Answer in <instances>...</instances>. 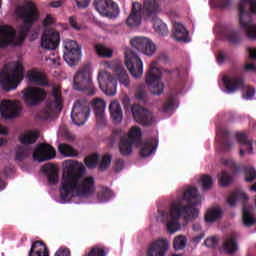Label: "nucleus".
I'll return each instance as SVG.
<instances>
[{
    "mask_svg": "<svg viewBox=\"0 0 256 256\" xmlns=\"http://www.w3.org/2000/svg\"><path fill=\"white\" fill-rule=\"evenodd\" d=\"M63 174L60 187V199L63 203L75 197H91L95 193V178L85 176L87 169L83 163L66 160L63 164Z\"/></svg>",
    "mask_w": 256,
    "mask_h": 256,
    "instance_id": "nucleus-1",
    "label": "nucleus"
},
{
    "mask_svg": "<svg viewBox=\"0 0 256 256\" xmlns=\"http://www.w3.org/2000/svg\"><path fill=\"white\" fill-rule=\"evenodd\" d=\"M183 201H186V206L181 201L172 202L170 213L165 210L160 212L169 233H177L181 229L179 223L181 217H184L185 221H193L199 217V210L195 207L201 203V196H199L197 188L188 187L183 193Z\"/></svg>",
    "mask_w": 256,
    "mask_h": 256,
    "instance_id": "nucleus-2",
    "label": "nucleus"
},
{
    "mask_svg": "<svg viewBox=\"0 0 256 256\" xmlns=\"http://www.w3.org/2000/svg\"><path fill=\"white\" fill-rule=\"evenodd\" d=\"M161 11V5L157 3V0H144L143 4L139 2L132 3L131 13L128 16L126 23L128 27H139L141 25V19H148L154 21L153 28L159 35H168L169 30L167 24L157 19V15Z\"/></svg>",
    "mask_w": 256,
    "mask_h": 256,
    "instance_id": "nucleus-3",
    "label": "nucleus"
},
{
    "mask_svg": "<svg viewBox=\"0 0 256 256\" xmlns=\"http://www.w3.org/2000/svg\"><path fill=\"white\" fill-rule=\"evenodd\" d=\"M16 15L22 22L20 25V41L23 42L25 41L27 34L31 31V29H33V25L39 21V9H37L35 2L26 0L22 6H18L16 8Z\"/></svg>",
    "mask_w": 256,
    "mask_h": 256,
    "instance_id": "nucleus-4",
    "label": "nucleus"
},
{
    "mask_svg": "<svg viewBox=\"0 0 256 256\" xmlns=\"http://www.w3.org/2000/svg\"><path fill=\"white\" fill-rule=\"evenodd\" d=\"M239 23L245 31L248 39H256V24L253 23V15H256V0H241L238 4Z\"/></svg>",
    "mask_w": 256,
    "mask_h": 256,
    "instance_id": "nucleus-5",
    "label": "nucleus"
},
{
    "mask_svg": "<svg viewBox=\"0 0 256 256\" xmlns=\"http://www.w3.org/2000/svg\"><path fill=\"white\" fill-rule=\"evenodd\" d=\"M23 79H25V68L21 61L16 62L13 69H10L7 64L4 65L0 72V85L3 91H13V89H17V85H19Z\"/></svg>",
    "mask_w": 256,
    "mask_h": 256,
    "instance_id": "nucleus-6",
    "label": "nucleus"
},
{
    "mask_svg": "<svg viewBox=\"0 0 256 256\" xmlns=\"http://www.w3.org/2000/svg\"><path fill=\"white\" fill-rule=\"evenodd\" d=\"M73 89L88 93V95H95L97 89L93 86V79L91 76V65L85 64L80 68L73 77Z\"/></svg>",
    "mask_w": 256,
    "mask_h": 256,
    "instance_id": "nucleus-7",
    "label": "nucleus"
},
{
    "mask_svg": "<svg viewBox=\"0 0 256 256\" xmlns=\"http://www.w3.org/2000/svg\"><path fill=\"white\" fill-rule=\"evenodd\" d=\"M237 201L243 202L242 221L245 227H253V225L256 223V218L255 216H253V214L251 213V210H249V208H247V205L245 204L247 203V201H249V196L245 192L241 190H237L233 192L227 199V203L231 207H234Z\"/></svg>",
    "mask_w": 256,
    "mask_h": 256,
    "instance_id": "nucleus-8",
    "label": "nucleus"
},
{
    "mask_svg": "<svg viewBox=\"0 0 256 256\" xmlns=\"http://www.w3.org/2000/svg\"><path fill=\"white\" fill-rule=\"evenodd\" d=\"M37 139H39V131H30L23 136H20L19 141L22 145L18 146L16 149L15 161L18 163L25 161V159L31 155V151L33 150L31 145H33Z\"/></svg>",
    "mask_w": 256,
    "mask_h": 256,
    "instance_id": "nucleus-9",
    "label": "nucleus"
},
{
    "mask_svg": "<svg viewBox=\"0 0 256 256\" xmlns=\"http://www.w3.org/2000/svg\"><path fill=\"white\" fill-rule=\"evenodd\" d=\"M63 109V95L61 88L57 85L52 86L51 99L47 101L46 107L40 112V119H49L55 111Z\"/></svg>",
    "mask_w": 256,
    "mask_h": 256,
    "instance_id": "nucleus-10",
    "label": "nucleus"
},
{
    "mask_svg": "<svg viewBox=\"0 0 256 256\" xmlns=\"http://www.w3.org/2000/svg\"><path fill=\"white\" fill-rule=\"evenodd\" d=\"M143 140L141 139V128L133 126L129 133L128 138H122L119 143V151L123 157L129 156L133 153V145H142Z\"/></svg>",
    "mask_w": 256,
    "mask_h": 256,
    "instance_id": "nucleus-11",
    "label": "nucleus"
},
{
    "mask_svg": "<svg viewBox=\"0 0 256 256\" xmlns=\"http://www.w3.org/2000/svg\"><path fill=\"white\" fill-rule=\"evenodd\" d=\"M91 110L89 109V102L85 99L77 100L72 108L71 119L74 125L81 127L87 123Z\"/></svg>",
    "mask_w": 256,
    "mask_h": 256,
    "instance_id": "nucleus-12",
    "label": "nucleus"
},
{
    "mask_svg": "<svg viewBox=\"0 0 256 256\" xmlns=\"http://www.w3.org/2000/svg\"><path fill=\"white\" fill-rule=\"evenodd\" d=\"M154 65L155 62H152L146 74V84L153 95H161L165 90V85L161 82V71Z\"/></svg>",
    "mask_w": 256,
    "mask_h": 256,
    "instance_id": "nucleus-13",
    "label": "nucleus"
},
{
    "mask_svg": "<svg viewBox=\"0 0 256 256\" xmlns=\"http://www.w3.org/2000/svg\"><path fill=\"white\" fill-rule=\"evenodd\" d=\"M125 65L134 79H139L143 75V61H141V58L133 49H126Z\"/></svg>",
    "mask_w": 256,
    "mask_h": 256,
    "instance_id": "nucleus-14",
    "label": "nucleus"
},
{
    "mask_svg": "<svg viewBox=\"0 0 256 256\" xmlns=\"http://www.w3.org/2000/svg\"><path fill=\"white\" fill-rule=\"evenodd\" d=\"M94 7L102 17L107 19H117L121 13L119 5L113 0H94Z\"/></svg>",
    "mask_w": 256,
    "mask_h": 256,
    "instance_id": "nucleus-15",
    "label": "nucleus"
},
{
    "mask_svg": "<svg viewBox=\"0 0 256 256\" xmlns=\"http://www.w3.org/2000/svg\"><path fill=\"white\" fill-rule=\"evenodd\" d=\"M23 101L29 107H35L47 98V92L39 87H27L22 91Z\"/></svg>",
    "mask_w": 256,
    "mask_h": 256,
    "instance_id": "nucleus-16",
    "label": "nucleus"
},
{
    "mask_svg": "<svg viewBox=\"0 0 256 256\" xmlns=\"http://www.w3.org/2000/svg\"><path fill=\"white\" fill-rule=\"evenodd\" d=\"M64 55L63 59L66 61L67 65L73 67L79 64L81 61V48L74 40H65L64 41Z\"/></svg>",
    "mask_w": 256,
    "mask_h": 256,
    "instance_id": "nucleus-17",
    "label": "nucleus"
},
{
    "mask_svg": "<svg viewBox=\"0 0 256 256\" xmlns=\"http://www.w3.org/2000/svg\"><path fill=\"white\" fill-rule=\"evenodd\" d=\"M98 83L101 91L110 97L117 93V80L107 71L98 73Z\"/></svg>",
    "mask_w": 256,
    "mask_h": 256,
    "instance_id": "nucleus-18",
    "label": "nucleus"
},
{
    "mask_svg": "<svg viewBox=\"0 0 256 256\" xmlns=\"http://www.w3.org/2000/svg\"><path fill=\"white\" fill-rule=\"evenodd\" d=\"M132 115L136 123L143 125V127H151L155 123L153 113L149 112L147 108H143L141 105H133L131 107Z\"/></svg>",
    "mask_w": 256,
    "mask_h": 256,
    "instance_id": "nucleus-19",
    "label": "nucleus"
},
{
    "mask_svg": "<svg viewBox=\"0 0 256 256\" xmlns=\"http://www.w3.org/2000/svg\"><path fill=\"white\" fill-rule=\"evenodd\" d=\"M130 44L138 53H143L148 57H151L157 51L153 41L145 37H135L130 41Z\"/></svg>",
    "mask_w": 256,
    "mask_h": 256,
    "instance_id": "nucleus-20",
    "label": "nucleus"
},
{
    "mask_svg": "<svg viewBox=\"0 0 256 256\" xmlns=\"http://www.w3.org/2000/svg\"><path fill=\"white\" fill-rule=\"evenodd\" d=\"M60 41L61 36L59 35V32L54 29H46L41 37V48L48 49V51H54V49L59 47Z\"/></svg>",
    "mask_w": 256,
    "mask_h": 256,
    "instance_id": "nucleus-21",
    "label": "nucleus"
},
{
    "mask_svg": "<svg viewBox=\"0 0 256 256\" xmlns=\"http://www.w3.org/2000/svg\"><path fill=\"white\" fill-rule=\"evenodd\" d=\"M57 152L55 148L49 144H38L36 149L33 152L34 161H39V163H43V161H51V159H55Z\"/></svg>",
    "mask_w": 256,
    "mask_h": 256,
    "instance_id": "nucleus-22",
    "label": "nucleus"
},
{
    "mask_svg": "<svg viewBox=\"0 0 256 256\" xmlns=\"http://www.w3.org/2000/svg\"><path fill=\"white\" fill-rule=\"evenodd\" d=\"M0 113L3 119H15L21 113V106L15 101L3 100L0 104Z\"/></svg>",
    "mask_w": 256,
    "mask_h": 256,
    "instance_id": "nucleus-23",
    "label": "nucleus"
},
{
    "mask_svg": "<svg viewBox=\"0 0 256 256\" xmlns=\"http://www.w3.org/2000/svg\"><path fill=\"white\" fill-rule=\"evenodd\" d=\"M15 37H17V32L13 27L7 25L0 26V47H9V45H17Z\"/></svg>",
    "mask_w": 256,
    "mask_h": 256,
    "instance_id": "nucleus-24",
    "label": "nucleus"
},
{
    "mask_svg": "<svg viewBox=\"0 0 256 256\" xmlns=\"http://www.w3.org/2000/svg\"><path fill=\"white\" fill-rule=\"evenodd\" d=\"M222 81L228 93H235V91L245 87V80L241 76H224Z\"/></svg>",
    "mask_w": 256,
    "mask_h": 256,
    "instance_id": "nucleus-25",
    "label": "nucleus"
},
{
    "mask_svg": "<svg viewBox=\"0 0 256 256\" xmlns=\"http://www.w3.org/2000/svg\"><path fill=\"white\" fill-rule=\"evenodd\" d=\"M169 249V242L166 239H159L153 242L147 250L146 256H165Z\"/></svg>",
    "mask_w": 256,
    "mask_h": 256,
    "instance_id": "nucleus-26",
    "label": "nucleus"
},
{
    "mask_svg": "<svg viewBox=\"0 0 256 256\" xmlns=\"http://www.w3.org/2000/svg\"><path fill=\"white\" fill-rule=\"evenodd\" d=\"M91 107L96 115L97 125H105V100L94 98L91 102Z\"/></svg>",
    "mask_w": 256,
    "mask_h": 256,
    "instance_id": "nucleus-27",
    "label": "nucleus"
},
{
    "mask_svg": "<svg viewBox=\"0 0 256 256\" xmlns=\"http://www.w3.org/2000/svg\"><path fill=\"white\" fill-rule=\"evenodd\" d=\"M222 37H224L230 45H239L243 41L241 32L233 27H224L222 30Z\"/></svg>",
    "mask_w": 256,
    "mask_h": 256,
    "instance_id": "nucleus-28",
    "label": "nucleus"
},
{
    "mask_svg": "<svg viewBox=\"0 0 256 256\" xmlns=\"http://www.w3.org/2000/svg\"><path fill=\"white\" fill-rule=\"evenodd\" d=\"M110 117L114 125H120L123 121V109L119 101L114 100L109 105Z\"/></svg>",
    "mask_w": 256,
    "mask_h": 256,
    "instance_id": "nucleus-29",
    "label": "nucleus"
},
{
    "mask_svg": "<svg viewBox=\"0 0 256 256\" xmlns=\"http://www.w3.org/2000/svg\"><path fill=\"white\" fill-rule=\"evenodd\" d=\"M236 139L238 140V143L242 145L243 148L240 149V157H243L245 155V151L249 155L253 154V141L249 140V136L243 132H239L236 134Z\"/></svg>",
    "mask_w": 256,
    "mask_h": 256,
    "instance_id": "nucleus-30",
    "label": "nucleus"
},
{
    "mask_svg": "<svg viewBox=\"0 0 256 256\" xmlns=\"http://www.w3.org/2000/svg\"><path fill=\"white\" fill-rule=\"evenodd\" d=\"M42 171L47 175L48 183H50V185H57V183H59V169H57L55 164H45L42 167Z\"/></svg>",
    "mask_w": 256,
    "mask_h": 256,
    "instance_id": "nucleus-31",
    "label": "nucleus"
},
{
    "mask_svg": "<svg viewBox=\"0 0 256 256\" xmlns=\"http://www.w3.org/2000/svg\"><path fill=\"white\" fill-rule=\"evenodd\" d=\"M159 140L156 138H149L144 141V145L140 149V157H149L157 151Z\"/></svg>",
    "mask_w": 256,
    "mask_h": 256,
    "instance_id": "nucleus-32",
    "label": "nucleus"
},
{
    "mask_svg": "<svg viewBox=\"0 0 256 256\" xmlns=\"http://www.w3.org/2000/svg\"><path fill=\"white\" fill-rule=\"evenodd\" d=\"M28 256H49L47 244L41 240L32 243Z\"/></svg>",
    "mask_w": 256,
    "mask_h": 256,
    "instance_id": "nucleus-33",
    "label": "nucleus"
},
{
    "mask_svg": "<svg viewBox=\"0 0 256 256\" xmlns=\"http://www.w3.org/2000/svg\"><path fill=\"white\" fill-rule=\"evenodd\" d=\"M173 37L176 41L187 43L189 39V31L181 23H174L173 25Z\"/></svg>",
    "mask_w": 256,
    "mask_h": 256,
    "instance_id": "nucleus-34",
    "label": "nucleus"
},
{
    "mask_svg": "<svg viewBox=\"0 0 256 256\" xmlns=\"http://www.w3.org/2000/svg\"><path fill=\"white\" fill-rule=\"evenodd\" d=\"M222 249L226 255H235L239 251L237 238L235 236H228L223 242Z\"/></svg>",
    "mask_w": 256,
    "mask_h": 256,
    "instance_id": "nucleus-35",
    "label": "nucleus"
},
{
    "mask_svg": "<svg viewBox=\"0 0 256 256\" xmlns=\"http://www.w3.org/2000/svg\"><path fill=\"white\" fill-rule=\"evenodd\" d=\"M114 75L117 77V80L121 85L124 87L129 88L131 87V80H129V74H127V70L121 65H116L114 67Z\"/></svg>",
    "mask_w": 256,
    "mask_h": 256,
    "instance_id": "nucleus-36",
    "label": "nucleus"
},
{
    "mask_svg": "<svg viewBox=\"0 0 256 256\" xmlns=\"http://www.w3.org/2000/svg\"><path fill=\"white\" fill-rule=\"evenodd\" d=\"M217 137L220 138V144L224 151H229V149L233 147V142L231 141V133L227 129L221 128L218 130Z\"/></svg>",
    "mask_w": 256,
    "mask_h": 256,
    "instance_id": "nucleus-37",
    "label": "nucleus"
},
{
    "mask_svg": "<svg viewBox=\"0 0 256 256\" xmlns=\"http://www.w3.org/2000/svg\"><path fill=\"white\" fill-rule=\"evenodd\" d=\"M27 77L31 83H36L41 87H47V85H49V80H47V77H45L41 72L30 71L28 72Z\"/></svg>",
    "mask_w": 256,
    "mask_h": 256,
    "instance_id": "nucleus-38",
    "label": "nucleus"
},
{
    "mask_svg": "<svg viewBox=\"0 0 256 256\" xmlns=\"http://www.w3.org/2000/svg\"><path fill=\"white\" fill-rule=\"evenodd\" d=\"M222 215H223V210H221L220 208H214L212 210H209L205 214V221L206 223H215V221H217L218 219H221Z\"/></svg>",
    "mask_w": 256,
    "mask_h": 256,
    "instance_id": "nucleus-39",
    "label": "nucleus"
},
{
    "mask_svg": "<svg viewBox=\"0 0 256 256\" xmlns=\"http://www.w3.org/2000/svg\"><path fill=\"white\" fill-rule=\"evenodd\" d=\"M99 161H101V155L92 154L85 158L84 163L88 169H95L99 165Z\"/></svg>",
    "mask_w": 256,
    "mask_h": 256,
    "instance_id": "nucleus-40",
    "label": "nucleus"
},
{
    "mask_svg": "<svg viewBox=\"0 0 256 256\" xmlns=\"http://www.w3.org/2000/svg\"><path fill=\"white\" fill-rule=\"evenodd\" d=\"M107 253H109V249L95 245L93 246L88 253H85L83 256H107Z\"/></svg>",
    "mask_w": 256,
    "mask_h": 256,
    "instance_id": "nucleus-41",
    "label": "nucleus"
},
{
    "mask_svg": "<svg viewBox=\"0 0 256 256\" xmlns=\"http://www.w3.org/2000/svg\"><path fill=\"white\" fill-rule=\"evenodd\" d=\"M58 150L64 157H77L75 149L68 144H60Z\"/></svg>",
    "mask_w": 256,
    "mask_h": 256,
    "instance_id": "nucleus-42",
    "label": "nucleus"
},
{
    "mask_svg": "<svg viewBox=\"0 0 256 256\" xmlns=\"http://www.w3.org/2000/svg\"><path fill=\"white\" fill-rule=\"evenodd\" d=\"M218 181L221 187H229V185L233 183V176L226 171H222L220 174H218Z\"/></svg>",
    "mask_w": 256,
    "mask_h": 256,
    "instance_id": "nucleus-43",
    "label": "nucleus"
},
{
    "mask_svg": "<svg viewBox=\"0 0 256 256\" xmlns=\"http://www.w3.org/2000/svg\"><path fill=\"white\" fill-rule=\"evenodd\" d=\"M135 98L140 103H147V90H145V84L138 86L135 92Z\"/></svg>",
    "mask_w": 256,
    "mask_h": 256,
    "instance_id": "nucleus-44",
    "label": "nucleus"
},
{
    "mask_svg": "<svg viewBox=\"0 0 256 256\" xmlns=\"http://www.w3.org/2000/svg\"><path fill=\"white\" fill-rule=\"evenodd\" d=\"M243 173L246 183H253L256 179V170L253 167H244Z\"/></svg>",
    "mask_w": 256,
    "mask_h": 256,
    "instance_id": "nucleus-45",
    "label": "nucleus"
},
{
    "mask_svg": "<svg viewBox=\"0 0 256 256\" xmlns=\"http://www.w3.org/2000/svg\"><path fill=\"white\" fill-rule=\"evenodd\" d=\"M187 246V238L183 235H179L175 237L173 242V247L176 251H181V249H185Z\"/></svg>",
    "mask_w": 256,
    "mask_h": 256,
    "instance_id": "nucleus-46",
    "label": "nucleus"
},
{
    "mask_svg": "<svg viewBox=\"0 0 256 256\" xmlns=\"http://www.w3.org/2000/svg\"><path fill=\"white\" fill-rule=\"evenodd\" d=\"M95 51L99 57H113V50L108 49L101 44L95 46Z\"/></svg>",
    "mask_w": 256,
    "mask_h": 256,
    "instance_id": "nucleus-47",
    "label": "nucleus"
},
{
    "mask_svg": "<svg viewBox=\"0 0 256 256\" xmlns=\"http://www.w3.org/2000/svg\"><path fill=\"white\" fill-rule=\"evenodd\" d=\"M113 197V192L109 188H102L100 192L97 194L98 201L105 203V201H109Z\"/></svg>",
    "mask_w": 256,
    "mask_h": 256,
    "instance_id": "nucleus-48",
    "label": "nucleus"
},
{
    "mask_svg": "<svg viewBox=\"0 0 256 256\" xmlns=\"http://www.w3.org/2000/svg\"><path fill=\"white\" fill-rule=\"evenodd\" d=\"M175 107V97L169 96L168 99L163 103L161 111L162 113H171Z\"/></svg>",
    "mask_w": 256,
    "mask_h": 256,
    "instance_id": "nucleus-49",
    "label": "nucleus"
},
{
    "mask_svg": "<svg viewBox=\"0 0 256 256\" xmlns=\"http://www.w3.org/2000/svg\"><path fill=\"white\" fill-rule=\"evenodd\" d=\"M200 181L204 191H209L213 187V178L207 174L202 175Z\"/></svg>",
    "mask_w": 256,
    "mask_h": 256,
    "instance_id": "nucleus-50",
    "label": "nucleus"
},
{
    "mask_svg": "<svg viewBox=\"0 0 256 256\" xmlns=\"http://www.w3.org/2000/svg\"><path fill=\"white\" fill-rule=\"evenodd\" d=\"M112 159H113V156H111L110 154H105L102 157V161L98 167L99 171H105V170L109 169V165H111Z\"/></svg>",
    "mask_w": 256,
    "mask_h": 256,
    "instance_id": "nucleus-51",
    "label": "nucleus"
},
{
    "mask_svg": "<svg viewBox=\"0 0 256 256\" xmlns=\"http://www.w3.org/2000/svg\"><path fill=\"white\" fill-rule=\"evenodd\" d=\"M123 135H125L123 130H121V129L113 130L112 135L110 136L111 143H116V141H119V139H120V142L122 139H127V137H123Z\"/></svg>",
    "mask_w": 256,
    "mask_h": 256,
    "instance_id": "nucleus-52",
    "label": "nucleus"
},
{
    "mask_svg": "<svg viewBox=\"0 0 256 256\" xmlns=\"http://www.w3.org/2000/svg\"><path fill=\"white\" fill-rule=\"evenodd\" d=\"M224 165L232 169L233 173H239L241 171V166L235 163L233 159H227L224 161Z\"/></svg>",
    "mask_w": 256,
    "mask_h": 256,
    "instance_id": "nucleus-53",
    "label": "nucleus"
},
{
    "mask_svg": "<svg viewBox=\"0 0 256 256\" xmlns=\"http://www.w3.org/2000/svg\"><path fill=\"white\" fill-rule=\"evenodd\" d=\"M217 243H219V240L217 239V237H214V236H211L204 241V245L206 247H209L210 249H213L214 247H216Z\"/></svg>",
    "mask_w": 256,
    "mask_h": 256,
    "instance_id": "nucleus-54",
    "label": "nucleus"
},
{
    "mask_svg": "<svg viewBox=\"0 0 256 256\" xmlns=\"http://www.w3.org/2000/svg\"><path fill=\"white\" fill-rule=\"evenodd\" d=\"M233 0H216V7L218 9H229Z\"/></svg>",
    "mask_w": 256,
    "mask_h": 256,
    "instance_id": "nucleus-55",
    "label": "nucleus"
},
{
    "mask_svg": "<svg viewBox=\"0 0 256 256\" xmlns=\"http://www.w3.org/2000/svg\"><path fill=\"white\" fill-rule=\"evenodd\" d=\"M124 165H125V161L121 158H117L115 160V165H114V169L116 173H119V171L123 169Z\"/></svg>",
    "mask_w": 256,
    "mask_h": 256,
    "instance_id": "nucleus-56",
    "label": "nucleus"
},
{
    "mask_svg": "<svg viewBox=\"0 0 256 256\" xmlns=\"http://www.w3.org/2000/svg\"><path fill=\"white\" fill-rule=\"evenodd\" d=\"M54 256H71V250H69V248L61 247L59 250L56 251Z\"/></svg>",
    "mask_w": 256,
    "mask_h": 256,
    "instance_id": "nucleus-57",
    "label": "nucleus"
},
{
    "mask_svg": "<svg viewBox=\"0 0 256 256\" xmlns=\"http://www.w3.org/2000/svg\"><path fill=\"white\" fill-rule=\"evenodd\" d=\"M78 9H87L91 0H75Z\"/></svg>",
    "mask_w": 256,
    "mask_h": 256,
    "instance_id": "nucleus-58",
    "label": "nucleus"
},
{
    "mask_svg": "<svg viewBox=\"0 0 256 256\" xmlns=\"http://www.w3.org/2000/svg\"><path fill=\"white\" fill-rule=\"evenodd\" d=\"M253 97H255V89L248 87L246 93L243 94V98L250 100L253 99Z\"/></svg>",
    "mask_w": 256,
    "mask_h": 256,
    "instance_id": "nucleus-59",
    "label": "nucleus"
},
{
    "mask_svg": "<svg viewBox=\"0 0 256 256\" xmlns=\"http://www.w3.org/2000/svg\"><path fill=\"white\" fill-rule=\"evenodd\" d=\"M69 24L71 25L72 28H74L75 31H79L81 29V26L77 24V17L71 16L69 18Z\"/></svg>",
    "mask_w": 256,
    "mask_h": 256,
    "instance_id": "nucleus-60",
    "label": "nucleus"
},
{
    "mask_svg": "<svg viewBox=\"0 0 256 256\" xmlns=\"http://www.w3.org/2000/svg\"><path fill=\"white\" fill-rule=\"evenodd\" d=\"M227 57V54H225L223 51H218L217 55H216V59L219 63V65L225 63V59Z\"/></svg>",
    "mask_w": 256,
    "mask_h": 256,
    "instance_id": "nucleus-61",
    "label": "nucleus"
},
{
    "mask_svg": "<svg viewBox=\"0 0 256 256\" xmlns=\"http://www.w3.org/2000/svg\"><path fill=\"white\" fill-rule=\"evenodd\" d=\"M45 27L55 24V18L51 14H47L46 19L43 20Z\"/></svg>",
    "mask_w": 256,
    "mask_h": 256,
    "instance_id": "nucleus-62",
    "label": "nucleus"
},
{
    "mask_svg": "<svg viewBox=\"0 0 256 256\" xmlns=\"http://www.w3.org/2000/svg\"><path fill=\"white\" fill-rule=\"evenodd\" d=\"M247 51L249 52V57L256 61V48H248Z\"/></svg>",
    "mask_w": 256,
    "mask_h": 256,
    "instance_id": "nucleus-63",
    "label": "nucleus"
},
{
    "mask_svg": "<svg viewBox=\"0 0 256 256\" xmlns=\"http://www.w3.org/2000/svg\"><path fill=\"white\" fill-rule=\"evenodd\" d=\"M244 70L245 71H255V64H253V63L246 64L244 67Z\"/></svg>",
    "mask_w": 256,
    "mask_h": 256,
    "instance_id": "nucleus-64",
    "label": "nucleus"
}]
</instances>
